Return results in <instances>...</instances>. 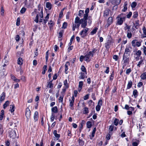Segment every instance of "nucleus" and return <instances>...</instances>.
Masks as SVG:
<instances>
[{"mask_svg": "<svg viewBox=\"0 0 146 146\" xmlns=\"http://www.w3.org/2000/svg\"><path fill=\"white\" fill-rule=\"evenodd\" d=\"M126 15L125 14L121 13L118 15L116 17L117 19V25H121L122 24L124 21H125Z\"/></svg>", "mask_w": 146, "mask_h": 146, "instance_id": "nucleus-1", "label": "nucleus"}, {"mask_svg": "<svg viewBox=\"0 0 146 146\" xmlns=\"http://www.w3.org/2000/svg\"><path fill=\"white\" fill-rule=\"evenodd\" d=\"M88 18L81 19V21L80 23L81 24V27L83 28H86V27L87 25V19ZM90 19V17H88V19Z\"/></svg>", "mask_w": 146, "mask_h": 146, "instance_id": "nucleus-2", "label": "nucleus"}, {"mask_svg": "<svg viewBox=\"0 0 146 146\" xmlns=\"http://www.w3.org/2000/svg\"><path fill=\"white\" fill-rule=\"evenodd\" d=\"M38 10L37 11L36 9H35L34 12L40 13L39 15L40 17L41 18H43V16L42 8L41 7V5H38Z\"/></svg>", "mask_w": 146, "mask_h": 146, "instance_id": "nucleus-3", "label": "nucleus"}, {"mask_svg": "<svg viewBox=\"0 0 146 146\" xmlns=\"http://www.w3.org/2000/svg\"><path fill=\"white\" fill-rule=\"evenodd\" d=\"M8 133L9 136L13 139L15 138L16 137V133L15 131L13 130L12 129L9 128L8 130Z\"/></svg>", "mask_w": 146, "mask_h": 146, "instance_id": "nucleus-4", "label": "nucleus"}, {"mask_svg": "<svg viewBox=\"0 0 146 146\" xmlns=\"http://www.w3.org/2000/svg\"><path fill=\"white\" fill-rule=\"evenodd\" d=\"M132 51V47L131 46H126L124 54L130 56V53Z\"/></svg>", "mask_w": 146, "mask_h": 146, "instance_id": "nucleus-5", "label": "nucleus"}, {"mask_svg": "<svg viewBox=\"0 0 146 146\" xmlns=\"http://www.w3.org/2000/svg\"><path fill=\"white\" fill-rule=\"evenodd\" d=\"M94 54L92 53V52L90 51L88 53H87L85 56V59L84 60L86 61L89 62L90 61V60L89 59V58L91 56L93 57Z\"/></svg>", "mask_w": 146, "mask_h": 146, "instance_id": "nucleus-6", "label": "nucleus"}, {"mask_svg": "<svg viewBox=\"0 0 146 146\" xmlns=\"http://www.w3.org/2000/svg\"><path fill=\"white\" fill-rule=\"evenodd\" d=\"M75 98L74 96H73L72 97V99H69V101L70 102V109L72 110H74L73 106L74 103V101Z\"/></svg>", "mask_w": 146, "mask_h": 146, "instance_id": "nucleus-7", "label": "nucleus"}, {"mask_svg": "<svg viewBox=\"0 0 146 146\" xmlns=\"http://www.w3.org/2000/svg\"><path fill=\"white\" fill-rule=\"evenodd\" d=\"M102 104V100L100 99L98 101L97 105L96 106V109L97 111H99L100 110Z\"/></svg>", "mask_w": 146, "mask_h": 146, "instance_id": "nucleus-8", "label": "nucleus"}, {"mask_svg": "<svg viewBox=\"0 0 146 146\" xmlns=\"http://www.w3.org/2000/svg\"><path fill=\"white\" fill-rule=\"evenodd\" d=\"M89 29L87 28H85V29L82 30L80 33V35L82 38H84L86 36V33Z\"/></svg>", "mask_w": 146, "mask_h": 146, "instance_id": "nucleus-9", "label": "nucleus"}, {"mask_svg": "<svg viewBox=\"0 0 146 146\" xmlns=\"http://www.w3.org/2000/svg\"><path fill=\"white\" fill-rule=\"evenodd\" d=\"M129 56L123 54V60L124 63L128 64L129 61Z\"/></svg>", "mask_w": 146, "mask_h": 146, "instance_id": "nucleus-10", "label": "nucleus"}, {"mask_svg": "<svg viewBox=\"0 0 146 146\" xmlns=\"http://www.w3.org/2000/svg\"><path fill=\"white\" fill-rule=\"evenodd\" d=\"M25 115L27 119H28L30 118L31 115V111L28 108H26Z\"/></svg>", "mask_w": 146, "mask_h": 146, "instance_id": "nucleus-11", "label": "nucleus"}, {"mask_svg": "<svg viewBox=\"0 0 146 146\" xmlns=\"http://www.w3.org/2000/svg\"><path fill=\"white\" fill-rule=\"evenodd\" d=\"M121 0H111V3L113 5H118L120 4Z\"/></svg>", "mask_w": 146, "mask_h": 146, "instance_id": "nucleus-12", "label": "nucleus"}, {"mask_svg": "<svg viewBox=\"0 0 146 146\" xmlns=\"http://www.w3.org/2000/svg\"><path fill=\"white\" fill-rule=\"evenodd\" d=\"M113 22L112 17H110L108 19V22L107 24L106 25V26L107 27H109Z\"/></svg>", "mask_w": 146, "mask_h": 146, "instance_id": "nucleus-13", "label": "nucleus"}, {"mask_svg": "<svg viewBox=\"0 0 146 146\" xmlns=\"http://www.w3.org/2000/svg\"><path fill=\"white\" fill-rule=\"evenodd\" d=\"M112 42L111 40H108L106 43H105V46L106 48L109 49L110 46L111 45Z\"/></svg>", "mask_w": 146, "mask_h": 146, "instance_id": "nucleus-14", "label": "nucleus"}, {"mask_svg": "<svg viewBox=\"0 0 146 146\" xmlns=\"http://www.w3.org/2000/svg\"><path fill=\"white\" fill-rule=\"evenodd\" d=\"M89 8H87L85 11V14L84 15V18H88V14L89 12Z\"/></svg>", "mask_w": 146, "mask_h": 146, "instance_id": "nucleus-15", "label": "nucleus"}, {"mask_svg": "<svg viewBox=\"0 0 146 146\" xmlns=\"http://www.w3.org/2000/svg\"><path fill=\"white\" fill-rule=\"evenodd\" d=\"M38 112L37 111H36L35 113L34 116V119L35 121L38 120Z\"/></svg>", "mask_w": 146, "mask_h": 146, "instance_id": "nucleus-16", "label": "nucleus"}, {"mask_svg": "<svg viewBox=\"0 0 146 146\" xmlns=\"http://www.w3.org/2000/svg\"><path fill=\"white\" fill-rule=\"evenodd\" d=\"M110 10L108 9H106L105 10L104 12V17H107L109 15V11Z\"/></svg>", "mask_w": 146, "mask_h": 146, "instance_id": "nucleus-17", "label": "nucleus"}, {"mask_svg": "<svg viewBox=\"0 0 146 146\" xmlns=\"http://www.w3.org/2000/svg\"><path fill=\"white\" fill-rule=\"evenodd\" d=\"M52 80H51L48 82H47V87L50 88H52L53 86V84L52 83Z\"/></svg>", "mask_w": 146, "mask_h": 146, "instance_id": "nucleus-18", "label": "nucleus"}, {"mask_svg": "<svg viewBox=\"0 0 146 146\" xmlns=\"http://www.w3.org/2000/svg\"><path fill=\"white\" fill-rule=\"evenodd\" d=\"M52 113H57L58 111V108L57 106H55L51 109Z\"/></svg>", "mask_w": 146, "mask_h": 146, "instance_id": "nucleus-19", "label": "nucleus"}, {"mask_svg": "<svg viewBox=\"0 0 146 146\" xmlns=\"http://www.w3.org/2000/svg\"><path fill=\"white\" fill-rule=\"evenodd\" d=\"M70 65V63L68 62H67L65 65V73L66 74H67V70L68 69V67Z\"/></svg>", "mask_w": 146, "mask_h": 146, "instance_id": "nucleus-20", "label": "nucleus"}, {"mask_svg": "<svg viewBox=\"0 0 146 146\" xmlns=\"http://www.w3.org/2000/svg\"><path fill=\"white\" fill-rule=\"evenodd\" d=\"M5 93L4 92H3L1 94L0 97V100L1 101H3L5 98Z\"/></svg>", "mask_w": 146, "mask_h": 146, "instance_id": "nucleus-21", "label": "nucleus"}, {"mask_svg": "<svg viewBox=\"0 0 146 146\" xmlns=\"http://www.w3.org/2000/svg\"><path fill=\"white\" fill-rule=\"evenodd\" d=\"M132 85V82L131 80L129 81L127 86V89H129L131 88Z\"/></svg>", "mask_w": 146, "mask_h": 146, "instance_id": "nucleus-22", "label": "nucleus"}, {"mask_svg": "<svg viewBox=\"0 0 146 146\" xmlns=\"http://www.w3.org/2000/svg\"><path fill=\"white\" fill-rule=\"evenodd\" d=\"M49 14H47L46 17H45V19L44 20V22L43 23V24L45 25L47 22L48 19H49Z\"/></svg>", "mask_w": 146, "mask_h": 146, "instance_id": "nucleus-23", "label": "nucleus"}, {"mask_svg": "<svg viewBox=\"0 0 146 146\" xmlns=\"http://www.w3.org/2000/svg\"><path fill=\"white\" fill-rule=\"evenodd\" d=\"M140 77L143 80L146 79V72H145L142 74L141 75Z\"/></svg>", "mask_w": 146, "mask_h": 146, "instance_id": "nucleus-24", "label": "nucleus"}, {"mask_svg": "<svg viewBox=\"0 0 146 146\" xmlns=\"http://www.w3.org/2000/svg\"><path fill=\"white\" fill-rule=\"evenodd\" d=\"M63 83L64 85L65 86L66 88H68L69 87V85L68 84L67 82V80L66 79L64 80Z\"/></svg>", "mask_w": 146, "mask_h": 146, "instance_id": "nucleus-25", "label": "nucleus"}, {"mask_svg": "<svg viewBox=\"0 0 146 146\" xmlns=\"http://www.w3.org/2000/svg\"><path fill=\"white\" fill-rule=\"evenodd\" d=\"M23 61L22 59L21 58H19L17 60V63L20 65H21L23 63Z\"/></svg>", "mask_w": 146, "mask_h": 146, "instance_id": "nucleus-26", "label": "nucleus"}, {"mask_svg": "<svg viewBox=\"0 0 146 146\" xmlns=\"http://www.w3.org/2000/svg\"><path fill=\"white\" fill-rule=\"evenodd\" d=\"M138 92L137 90L135 89L133 90V94L134 97L136 98L138 95Z\"/></svg>", "mask_w": 146, "mask_h": 146, "instance_id": "nucleus-27", "label": "nucleus"}, {"mask_svg": "<svg viewBox=\"0 0 146 146\" xmlns=\"http://www.w3.org/2000/svg\"><path fill=\"white\" fill-rule=\"evenodd\" d=\"M83 85V82L82 81H80L79 82L78 87L80 88V90H78V91L80 92L81 89L82 88V87Z\"/></svg>", "mask_w": 146, "mask_h": 146, "instance_id": "nucleus-28", "label": "nucleus"}, {"mask_svg": "<svg viewBox=\"0 0 146 146\" xmlns=\"http://www.w3.org/2000/svg\"><path fill=\"white\" fill-rule=\"evenodd\" d=\"M36 16L35 19L34 20V21L36 22V23H37L38 22V15H40V13H38L37 12H36Z\"/></svg>", "mask_w": 146, "mask_h": 146, "instance_id": "nucleus-29", "label": "nucleus"}, {"mask_svg": "<svg viewBox=\"0 0 146 146\" xmlns=\"http://www.w3.org/2000/svg\"><path fill=\"white\" fill-rule=\"evenodd\" d=\"M81 19H80V18L78 17H76L75 18L74 21L75 23H78L80 22Z\"/></svg>", "mask_w": 146, "mask_h": 146, "instance_id": "nucleus-30", "label": "nucleus"}, {"mask_svg": "<svg viewBox=\"0 0 146 146\" xmlns=\"http://www.w3.org/2000/svg\"><path fill=\"white\" fill-rule=\"evenodd\" d=\"M46 7L48 8L49 10H50L51 8V4L49 2H47L46 4Z\"/></svg>", "mask_w": 146, "mask_h": 146, "instance_id": "nucleus-31", "label": "nucleus"}, {"mask_svg": "<svg viewBox=\"0 0 146 146\" xmlns=\"http://www.w3.org/2000/svg\"><path fill=\"white\" fill-rule=\"evenodd\" d=\"M48 24L50 25L49 28L51 29L52 28L53 26L54 25L53 22L52 21H50L48 23Z\"/></svg>", "mask_w": 146, "mask_h": 146, "instance_id": "nucleus-32", "label": "nucleus"}, {"mask_svg": "<svg viewBox=\"0 0 146 146\" xmlns=\"http://www.w3.org/2000/svg\"><path fill=\"white\" fill-rule=\"evenodd\" d=\"M78 143L80 145L83 146L84 144V141L82 139H79L78 140Z\"/></svg>", "mask_w": 146, "mask_h": 146, "instance_id": "nucleus-33", "label": "nucleus"}, {"mask_svg": "<svg viewBox=\"0 0 146 146\" xmlns=\"http://www.w3.org/2000/svg\"><path fill=\"white\" fill-rule=\"evenodd\" d=\"M84 13V10H80L79 11V13L78 15L80 17H82L83 16V15Z\"/></svg>", "mask_w": 146, "mask_h": 146, "instance_id": "nucleus-34", "label": "nucleus"}, {"mask_svg": "<svg viewBox=\"0 0 146 146\" xmlns=\"http://www.w3.org/2000/svg\"><path fill=\"white\" fill-rule=\"evenodd\" d=\"M85 77V74L84 73L81 72L80 73V75L79 77L80 79H83Z\"/></svg>", "mask_w": 146, "mask_h": 146, "instance_id": "nucleus-35", "label": "nucleus"}, {"mask_svg": "<svg viewBox=\"0 0 146 146\" xmlns=\"http://www.w3.org/2000/svg\"><path fill=\"white\" fill-rule=\"evenodd\" d=\"M15 109V106L14 105H11L10 107V111H11V113H12L14 111Z\"/></svg>", "mask_w": 146, "mask_h": 146, "instance_id": "nucleus-36", "label": "nucleus"}, {"mask_svg": "<svg viewBox=\"0 0 146 146\" xmlns=\"http://www.w3.org/2000/svg\"><path fill=\"white\" fill-rule=\"evenodd\" d=\"M86 125L87 128H90L92 126L91 122L90 121H88L87 122Z\"/></svg>", "mask_w": 146, "mask_h": 146, "instance_id": "nucleus-37", "label": "nucleus"}, {"mask_svg": "<svg viewBox=\"0 0 146 146\" xmlns=\"http://www.w3.org/2000/svg\"><path fill=\"white\" fill-rule=\"evenodd\" d=\"M97 29L98 28H95L94 29H93L90 33L91 35H93L94 34H95L97 31Z\"/></svg>", "mask_w": 146, "mask_h": 146, "instance_id": "nucleus-38", "label": "nucleus"}, {"mask_svg": "<svg viewBox=\"0 0 146 146\" xmlns=\"http://www.w3.org/2000/svg\"><path fill=\"white\" fill-rule=\"evenodd\" d=\"M9 101H6L5 103L3 105V108L4 109H5L9 105Z\"/></svg>", "mask_w": 146, "mask_h": 146, "instance_id": "nucleus-39", "label": "nucleus"}, {"mask_svg": "<svg viewBox=\"0 0 146 146\" xmlns=\"http://www.w3.org/2000/svg\"><path fill=\"white\" fill-rule=\"evenodd\" d=\"M89 111L88 108L85 107L83 111V113L84 114H87L88 113Z\"/></svg>", "mask_w": 146, "mask_h": 146, "instance_id": "nucleus-40", "label": "nucleus"}, {"mask_svg": "<svg viewBox=\"0 0 146 146\" xmlns=\"http://www.w3.org/2000/svg\"><path fill=\"white\" fill-rule=\"evenodd\" d=\"M81 69L82 71L86 73V74H87L86 69L84 65H82V66Z\"/></svg>", "mask_w": 146, "mask_h": 146, "instance_id": "nucleus-41", "label": "nucleus"}, {"mask_svg": "<svg viewBox=\"0 0 146 146\" xmlns=\"http://www.w3.org/2000/svg\"><path fill=\"white\" fill-rule=\"evenodd\" d=\"M142 30H143V33L145 35L143 36V38H145L146 37V29L145 27H143Z\"/></svg>", "mask_w": 146, "mask_h": 146, "instance_id": "nucleus-42", "label": "nucleus"}, {"mask_svg": "<svg viewBox=\"0 0 146 146\" xmlns=\"http://www.w3.org/2000/svg\"><path fill=\"white\" fill-rule=\"evenodd\" d=\"M26 10V9L25 7H23L20 11V13L21 14L24 13Z\"/></svg>", "mask_w": 146, "mask_h": 146, "instance_id": "nucleus-43", "label": "nucleus"}, {"mask_svg": "<svg viewBox=\"0 0 146 146\" xmlns=\"http://www.w3.org/2000/svg\"><path fill=\"white\" fill-rule=\"evenodd\" d=\"M119 120L115 118L114 121V124L115 126H117L119 122Z\"/></svg>", "mask_w": 146, "mask_h": 146, "instance_id": "nucleus-44", "label": "nucleus"}, {"mask_svg": "<svg viewBox=\"0 0 146 146\" xmlns=\"http://www.w3.org/2000/svg\"><path fill=\"white\" fill-rule=\"evenodd\" d=\"M114 76V72L113 71L111 75L110 76V80H113Z\"/></svg>", "mask_w": 146, "mask_h": 146, "instance_id": "nucleus-45", "label": "nucleus"}, {"mask_svg": "<svg viewBox=\"0 0 146 146\" xmlns=\"http://www.w3.org/2000/svg\"><path fill=\"white\" fill-rule=\"evenodd\" d=\"M138 12L137 11H135L133 13V17L136 18L138 17Z\"/></svg>", "mask_w": 146, "mask_h": 146, "instance_id": "nucleus-46", "label": "nucleus"}, {"mask_svg": "<svg viewBox=\"0 0 146 146\" xmlns=\"http://www.w3.org/2000/svg\"><path fill=\"white\" fill-rule=\"evenodd\" d=\"M132 36V33L131 32H128L127 34V37L129 38H130Z\"/></svg>", "mask_w": 146, "mask_h": 146, "instance_id": "nucleus-47", "label": "nucleus"}, {"mask_svg": "<svg viewBox=\"0 0 146 146\" xmlns=\"http://www.w3.org/2000/svg\"><path fill=\"white\" fill-rule=\"evenodd\" d=\"M141 54V52L140 50H138L136 53V55L139 57Z\"/></svg>", "mask_w": 146, "mask_h": 146, "instance_id": "nucleus-48", "label": "nucleus"}, {"mask_svg": "<svg viewBox=\"0 0 146 146\" xmlns=\"http://www.w3.org/2000/svg\"><path fill=\"white\" fill-rule=\"evenodd\" d=\"M137 40H134L132 41V46L134 47H135L136 46V44H135V41Z\"/></svg>", "mask_w": 146, "mask_h": 146, "instance_id": "nucleus-49", "label": "nucleus"}, {"mask_svg": "<svg viewBox=\"0 0 146 146\" xmlns=\"http://www.w3.org/2000/svg\"><path fill=\"white\" fill-rule=\"evenodd\" d=\"M137 5V3L135 2H133L131 5V7L132 8H135Z\"/></svg>", "mask_w": 146, "mask_h": 146, "instance_id": "nucleus-50", "label": "nucleus"}, {"mask_svg": "<svg viewBox=\"0 0 146 146\" xmlns=\"http://www.w3.org/2000/svg\"><path fill=\"white\" fill-rule=\"evenodd\" d=\"M20 18L19 17H18L17 18L16 22V25L17 26H19L20 24Z\"/></svg>", "mask_w": 146, "mask_h": 146, "instance_id": "nucleus-51", "label": "nucleus"}, {"mask_svg": "<svg viewBox=\"0 0 146 146\" xmlns=\"http://www.w3.org/2000/svg\"><path fill=\"white\" fill-rule=\"evenodd\" d=\"M54 115L53 113H52V114L50 116V120L51 122H52L54 121Z\"/></svg>", "mask_w": 146, "mask_h": 146, "instance_id": "nucleus-52", "label": "nucleus"}, {"mask_svg": "<svg viewBox=\"0 0 146 146\" xmlns=\"http://www.w3.org/2000/svg\"><path fill=\"white\" fill-rule=\"evenodd\" d=\"M67 26V23L66 22H64L63 23L62 28L63 29H65L66 28Z\"/></svg>", "mask_w": 146, "mask_h": 146, "instance_id": "nucleus-53", "label": "nucleus"}, {"mask_svg": "<svg viewBox=\"0 0 146 146\" xmlns=\"http://www.w3.org/2000/svg\"><path fill=\"white\" fill-rule=\"evenodd\" d=\"M49 50H48L46 52V62H47L48 59Z\"/></svg>", "mask_w": 146, "mask_h": 146, "instance_id": "nucleus-54", "label": "nucleus"}, {"mask_svg": "<svg viewBox=\"0 0 146 146\" xmlns=\"http://www.w3.org/2000/svg\"><path fill=\"white\" fill-rule=\"evenodd\" d=\"M85 59V56H83V55H81L80 57V61H81V62H82L83 61V59Z\"/></svg>", "mask_w": 146, "mask_h": 146, "instance_id": "nucleus-55", "label": "nucleus"}, {"mask_svg": "<svg viewBox=\"0 0 146 146\" xmlns=\"http://www.w3.org/2000/svg\"><path fill=\"white\" fill-rule=\"evenodd\" d=\"M113 58L116 61L118 59V56L117 55H115L113 56Z\"/></svg>", "mask_w": 146, "mask_h": 146, "instance_id": "nucleus-56", "label": "nucleus"}, {"mask_svg": "<svg viewBox=\"0 0 146 146\" xmlns=\"http://www.w3.org/2000/svg\"><path fill=\"white\" fill-rule=\"evenodd\" d=\"M131 71V68H129L127 70L126 72V73L127 74H129L130 73V72Z\"/></svg>", "mask_w": 146, "mask_h": 146, "instance_id": "nucleus-57", "label": "nucleus"}, {"mask_svg": "<svg viewBox=\"0 0 146 146\" xmlns=\"http://www.w3.org/2000/svg\"><path fill=\"white\" fill-rule=\"evenodd\" d=\"M132 14V12H129V13L127 15V18H129L131 17Z\"/></svg>", "mask_w": 146, "mask_h": 146, "instance_id": "nucleus-58", "label": "nucleus"}, {"mask_svg": "<svg viewBox=\"0 0 146 146\" xmlns=\"http://www.w3.org/2000/svg\"><path fill=\"white\" fill-rule=\"evenodd\" d=\"M113 129V125H111L110 126L109 128V130L110 131H112Z\"/></svg>", "mask_w": 146, "mask_h": 146, "instance_id": "nucleus-59", "label": "nucleus"}, {"mask_svg": "<svg viewBox=\"0 0 146 146\" xmlns=\"http://www.w3.org/2000/svg\"><path fill=\"white\" fill-rule=\"evenodd\" d=\"M62 33H63V31H61L59 32V35L58 36L59 38H61L62 37Z\"/></svg>", "mask_w": 146, "mask_h": 146, "instance_id": "nucleus-60", "label": "nucleus"}, {"mask_svg": "<svg viewBox=\"0 0 146 146\" xmlns=\"http://www.w3.org/2000/svg\"><path fill=\"white\" fill-rule=\"evenodd\" d=\"M89 94H87L84 97V100H87L89 98Z\"/></svg>", "mask_w": 146, "mask_h": 146, "instance_id": "nucleus-61", "label": "nucleus"}, {"mask_svg": "<svg viewBox=\"0 0 146 146\" xmlns=\"http://www.w3.org/2000/svg\"><path fill=\"white\" fill-rule=\"evenodd\" d=\"M73 46H69L68 49V52H69L70 50H72L73 49Z\"/></svg>", "mask_w": 146, "mask_h": 146, "instance_id": "nucleus-62", "label": "nucleus"}, {"mask_svg": "<svg viewBox=\"0 0 146 146\" xmlns=\"http://www.w3.org/2000/svg\"><path fill=\"white\" fill-rule=\"evenodd\" d=\"M143 84L142 83V82H139L137 84V87L139 88L141 87L143 85Z\"/></svg>", "mask_w": 146, "mask_h": 146, "instance_id": "nucleus-63", "label": "nucleus"}, {"mask_svg": "<svg viewBox=\"0 0 146 146\" xmlns=\"http://www.w3.org/2000/svg\"><path fill=\"white\" fill-rule=\"evenodd\" d=\"M143 52L145 55L146 56V47L145 46H143Z\"/></svg>", "mask_w": 146, "mask_h": 146, "instance_id": "nucleus-64", "label": "nucleus"}]
</instances>
